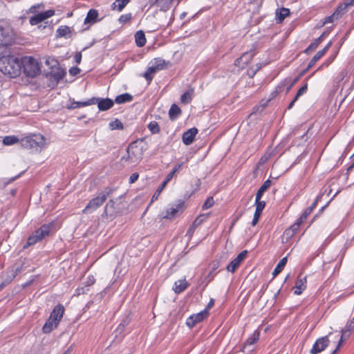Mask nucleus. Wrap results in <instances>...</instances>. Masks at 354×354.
Here are the masks:
<instances>
[{"label":"nucleus","instance_id":"nucleus-20","mask_svg":"<svg viewBox=\"0 0 354 354\" xmlns=\"http://www.w3.org/2000/svg\"><path fill=\"white\" fill-rule=\"evenodd\" d=\"M297 80L298 78H296L294 80H292L290 78L285 79L277 87V92L280 93L286 89V93H288Z\"/></svg>","mask_w":354,"mask_h":354},{"label":"nucleus","instance_id":"nucleus-12","mask_svg":"<svg viewBox=\"0 0 354 354\" xmlns=\"http://www.w3.org/2000/svg\"><path fill=\"white\" fill-rule=\"evenodd\" d=\"M329 342L328 335L317 339L310 351V354L321 353L328 346Z\"/></svg>","mask_w":354,"mask_h":354},{"label":"nucleus","instance_id":"nucleus-13","mask_svg":"<svg viewBox=\"0 0 354 354\" xmlns=\"http://www.w3.org/2000/svg\"><path fill=\"white\" fill-rule=\"evenodd\" d=\"M248 254L247 250H243L240 252L237 257L234 259L226 267L228 272L234 273L239 267L241 263L245 259Z\"/></svg>","mask_w":354,"mask_h":354},{"label":"nucleus","instance_id":"nucleus-58","mask_svg":"<svg viewBox=\"0 0 354 354\" xmlns=\"http://www.w3.org/2000/svg\"><path fill=\"white\" fill-rule=\"evenodd\" d=\"M175 175V173L172 171H171L166 176L165 179L162 183H164L165 185H167V183L172 179L174 176Z\"/></svg>","mask_w":354,"mask_h":354},{"label":"nucleus","instance_id":"nucleus-53","mask_svg":"<svg viewBox=\"0 0 354 354\" xmlns=\"http://www.w3.org/2000/svg\"><path fill=\"white\" fill-rule=\"evenodd\" d=\"M47 66H50L52 68L59 65V63L55 59L47 58L45 62Z\"/></svg>","mask_w":354,"mask_h":354},{"label":"nucleus","instance_id":"nucleus-21","mask_svg":"<svg viewBox=\"0 0 354 354\" xmlns=\"http://www.w3.org/2000/svg\"><path fill=\"white\" fill-rule=\"evenodd\" d=\"M354 5V0H344L343 3H340L335 10V15L337 17H341L344 13L347 12L348 8Z\"/></svg>","mask_w":354,"mask_h":354},{"label":"nucleus","instance_id":"nucleus-8","mask_svg":"<svg viewBox=\"0 0 354 354\" xmlns=\"http://www.w3.org/2000/svg\"><path fill=\"white\" fill-rule=\"evenodd\" d=\"M85 105L97 104L99 111H105L114 105V101L110 98H101V97H91L87 100V102L84 103Z\"/></svg>","mask_w":354,"mask_h":354},{"label":"nucleus","instance_id":"nucleus-54","mask_svg":"<svg viewBox=\"0 0 354 354\" xmlns=\"http://www.w3.org/2000/svg\"><path fill=\"white\" fill-rule=\"evenodd\" d=\"M87 102L86 101L84 102H74L71 104L70 109H77L82 106H86L87 105H85L84 103Z\"/></svg>","mask_w":354,"mask_h":354},{"label":"nucleus","instance_id":"nucleus-32","mask_svg":"<svg viewBox=\"0 0 354 354\" xmlns=\"http://www.w3.org/2000/svg\"><path fill=\"white\" fill-rule=\"evenodd\" d=\"M136 44L138 47H142L146 44V37L142 30L137 31L135 34Z\"/></svg>","mask_w":354,"mask_h":354},{"label":"nucleus","instance_id":"nucleus-48","mask_svg":"<svg viewBox=\"0 0 354 354\" xmlns=\"http://www.w3.org/2000/svg\"><path fill=\"white\" fill-rule=\"evenodd\" d=\"M132 19V14L131 13H127L122 15L119 19L118 21L120 24H124L129 21Z\"/></svg>","mask_w":354,"mask_h":354},{"label":"nucleus","instance_id":"nucleus-49","mask_svg":"<svg viewBox=\"0 0 354 354\" xmlns=\"http://www.w3.org/2000/svg\"><path fill=\"white\" fill-rule=\"evenodd\" d=\"M308 89V84L305 83L297 91L296 95L295 96V100H297L300 96L304 95Z\"/></svg>","mask_w":354,"mask_h":354},{"label":"nucleus","instance_id":"nucleus-51","mask_svg":"<svg viewBox=\"0 0 354 354\" xmlns=\"http://www.w3.org/2000/svg\"><path fill=\"white\" fill-rule=\"evenodd\" d=\"M214 203V201L213 197H208L205 203H203L202 207L203 209H207L213 206Z\"/></svg>","mask_w":354,"mask_h":354},{"label":"nucleus","instance_id":"nucleus-9","mask_svg":"<svg viewBox=\"0 0 354 354\" xmlns=\"http://www.w3.org/2000/svg\"><path fill=\"white\" fill-rule=\"evenodd\" d=\"M209 313L207 309L190 315L186 320V325L189 328H192L197 324L203 322L208 315Z\"/></svg>","mask_w":354,"mask_h":354},{"label":"nucleus","instance_id":"nucleus-57","mask_svg":"<svg viewBox=\"0 0 354 354\" xmlns=\"http://www.w3.org/2000/svg\"><path fill=\"white\" fill-rule=\"evenodd\" d=\"M8 35V30L0 25V36L3 37V39L6 38Z\"/></svg>","mask_w":354,"mask_h":354},{"label":"nucleus","instance_id":"nucleus-62","mask_svg":"<svg viewBox=\"0 0 354 354\" xmlns=\"http://www.w3.org/2000/svg\"><path fill=\"white\" fill-rule=\"evenodd\" d=\"M80 70L79 68L77 67H73V68H71L70 70H69V73L71 75H77L79 73H80Z\"/></svg>","mask_w":354,"mask_h":354},{"label":"nucleus","instance_id":"nucleus-19","mask_svg":"<svg viewBox=\"0 0 354 354\" xmlns=\"http://www.w3.org/2000/svg\"><path fill=\"white\" fill-rule=\"evenodd\" d=\"M64 313V306L62 304H57L53 309L50 315V318L59 324L63 317Z\"/></svg>","mask_w":354,"mask_h":354},{"label":"nucleus","instance_id":"nucleus-22","mask_svg":"<svg viewBox=\"0 0 354 354\" xmlns=\"http://www.w3.org/2000/svg\"><path fill=\"white\" fill-rule=\"evenodd\" d=\"M20 270H21V269L19 267L15 268L13 266V267H11L10 268H9L5 274H6L5 282L2 283L1 288H2L3 286H5L7 284H8L9 283H10L14 279V278L17 276V273L19 272H20Z\"/></svg>","mask_w":354,"mask_h":354},{"label":"nucleus","instance_id":"nucleus-15","mask_svg":"<svg viewBox=\"0 0 354 354\" xmlns=\"http://www.w3.org/2000/svg\"><path fill=\"white\" fill-rule=\"evenodd\" d=\"M354 329V317L349 319L344 328L341 330V337L339 340V342L343 344V342L346 340L351 335V331Z\"/></svg>","mask_w":354,"mask_h":354},{"label":"nucleus","instance_id":"nucleus-24","mask_svg":"<svg viewBox=\"0 0 354 354\" xmlns=\"http://www.w3.org/2000/svg\"><path fill=\"white\" fill-rule=\"evenodd\" d=\"M189 284L185 279H180L176 281L173 286V290L176 294H180L187 289Z\"/></svg>","mask_w":354,"mask_h":354},{"label":"nucleus","instance_id":"nucleus-2","mask_svg":"<svg viewBox=\"0 0 354 354\" xmlns=\"http://www.w3.org/2000/svg\"><path fill=\"white\" fill-rule=\"evenodd\" d=\"M20 145L25 149L38 152L44 147L46 138L40 133L29 134L20 139Z\"/></svg>","mask_w":354,"mask_h":354},{"label":"nucleus","instance_id":"nucleus-34","mask_svg":"<svg viewBox=\"0 0 354 354\" xmlns=\"http://www.w3.org/2000/svg\"><path fill=\"white\" fill-rule=\"evenodd\" d=\"M130 0H115L111 5L113 10H117L121 12L124 8L129 3Z\"/></svg>","mask_w":354,"mask_h":354},{"label":"nucleus","instance_id":"nucleus-4","mask_svg":"<svg viewBox=\"0 0 354 354\" xmlns=\"http://www.w3.org/2000/svg\"><path fill=\"white\" fill-rule=\"evenodd\" d=\"M21 69L27 77H34L40 73L39 62L31 56H24L19 60Z\"/></svg>","mask_w":354,"mask_h":354},{"label":"nucleus","instance_id":"nucleus-64","mask_svg":"<svg viewBox=\"0 0 354 354\" xmlns=\"http://www.w3.org/2000/svg\"><path fill=\"white\" fill-rule=\"evenodd\" d=\"M183 162H181V163H180V164H177V165H176L174 167V168L172 169V170H171V171H174V172L176 174L177 171H178L180 169V168H181V167H182V166H183Z\"/></svg>","mask_w":354,"mask_h":354},{"label":"nucleus","instance_id":"nucleus-52","mask_svg":"<svg viewBox=\"0 0 354 354\" xmlns=\"http://www.w3.org/2000/svg\"><path fill=\"white\" fill-rule=\"evenodd\" d=\"M339 17H337V16L335 15V12H334L333 13V15L328 16V17H326L325 19H324V21L323 22V24H328V23H332L334 21L335 19H338Z\"/></svg>","mask_w":354,"mask_h":354},{"label":"nucleus","instance_id":"nucleus-44","mask_svg":"<svg viewBox=\"0 0 354 354\" xmlns=\"http://www.w3.org/2000/svg\"><path fill=\"white\" fill-rule=\"evenodd\" d=\"M209 216V213L200 214L197 216L193 222L194 227H197L200 225H201Z\"/></svg>","mask_w":354,"mask_h":354},{"label":"nucleus","instance_id":"nucleus-46","mask_svg":"<svg viewBox=\"0 0 354 354\" xmlns=\"http://www.w3.org/2000/svg\"><path fill=\"white\" fill-rule=\"evenodd\" d=\"M148 129L151 133L156 134L160 132V127L157 122L151 121L148 124Z\"/></svg>","mask_w":354,"mask_h":354},{"label":"nucleus","instance_id":"nucleus-16","mask_svg":"<svg viewBox=\"0 0 354 354\" xmlns=\"http://www.w3.org/2000/svg\"><path fill=\"white\" fill-rule=\"evenodd\" d=\"M331 45L332 41H329L328 44L322 50H319L311 59V60L310 61L307 66V68L302 73H304L311 67H313L315 64V63L325 55V53L328 51V48L330 47Z\"/></svg>","mask_w":354,"mask_h":354},{"label":"nucleus","instance_id":"nucleus-60","mask_svg":"<svg viewBox=\"0 0 354 354\" xmlns=\"http://www.w3.org/2000/svg\"><path fill=\"white\" fill-rule=\"evenodd\" d=\"M219 266V262L218 261H214L210 264L211 273L215 271Z\"/></svg>","mask_w":354,"mask_h":354},{"label":"nucleus","instance_id":"nucleus-6","mask_svg":"<svg viewBox=\"0 0 354 354\" xmlns=\"http://www.w3.org/2000/svg\"><path fill=\"white\" fill-rule=\"evenodd\" d=\"M54 225V221L42 225L28 237L27 243L24 248H25L30 245H32L48 236L50 234V231L53 229Z\"/></svg>","mask_w":354,"mask_h":354},{"label":"nucleus","instance_id":"nucleus-28","mask_svg":"<svg viewBox=\"0 0 354 354\" xmlns=\"http://www.w3.org/2000/svg\"><path fill=\"white\" fill-rule=\"evenodd\" d=\"M272 182L270 180H266L263 185L260 187L259 190L257 192L255 199L259 201H261V198L263 194V193L271 186Z\"/></svg>","mask_w":354,"mask_h":354},{"label":"nucleus","instance_id":"nucleus-11","mask_svg":"<svg viewBox=\"0 0 354 354\" xmlns=\"http://www.w3.org/2000/svg\"><path fill=\"white\" fill-rule=\"evenodd\" d=\"M55 15V10L51 9L45 12H41L31 17L29 19V23L31 26H35L42 22L46 19H48Z\"/></svg>","mask_w":354,"mask_h":354},{"label":"nucleus","instance_id":"nucleus-33","mask_svg":"<svg viewBox=\"0 0 354 354\" xmlns=\"http://www.w3.org/2000/svg\"><path fill=\"white\" fill-rule=\"evenodd\" d=\"M115 202L113 200H109V201L106 204L104 209L103 214L106 216H113L115 214Z\"/></svg>","mask_w":354,"mask_h":354},{"label":"nucleus","instance_id":"nucleus-18","mask_svg":"<svg viewBox=\"0 0 354 354\" xmlns=\"http://www.w3.org/2000/svg\"><path fill=\"white\" fill-rule=\"evenodd\" d=\"M197 133L198 129L195 127L191 128L184 132L182 136L183 143L186 145H191L193 142Z\"/></svg>","mask_w":354,"mask_h":354},{"label":"nucleus","instance_id":"nucleus-40","mask_svg":"<svg viewBox=\"0 0 354 354\" xmlns=\"http://www.w3.org/2000/svg\"><path fill=\"white\" fill-rule=\"evenodd\" d=\"M56 33H57V37H66L67 35L71 33V30L68 26H61L57 28Z\"/></svg>","mask_w":354,"mask_h":354},{"label":"nucleus","instance_id":"nucleus-10","mask_svg":"<svg viewBox=\"0 0 354 354\" xmlns=\"http://www.w3.org/2000/svg\"><path fill=\"white\" fill-rule=\"evenodd\" d=\"M255 54L256 53L254 50H250L244 53L240 57L235 60L234 65L241 69L244 68L249 63L251 62Z\"/></svg>","mask_w":354,"mask_h":354},{"label":"nucleus","instance_id":"nucleus-14","mask_svg":"<svg viewBox=\"0 0 354 354\" xmlns=\"http://www.w3.org/2000/svg\"><path fill=\"white\" fill-rule=\"evenodd\" d=\"M260 332L258 330H255L254 333L249 336V337L244 342L242 351L243 352H251L253 348L250 349L249 348L254 345L259 339Z\"/></svg>","mask_w":354,"mask_h":354},{"label":"nucleus","instance_id":"nucleus-36","mask_svg":"<svg viewBox=\"0 0 354 354\" xmlns=\"http://www.w3.org/2000/svg\"><path fill=\"white\" fill-rule=\"evenodd\" d=\"M287 261H288V259H287L286 257L282 258L279 261V262L278 263V264L275 267L274 271L272 272V275L274 277H276L277 275H278L282 271V270L283 269V268L285 267V266H286V264L287 263Z\"/></svg>","mask_w":354,"mask_h":354},{"label":"nucleus","instance_id":"nucleus-1","mask_svg":"<svg viewBox=\"0 0 354 354\" xmlns=\"http://www.w3.org/2000/svg\"><path fill=\"white\" fill-rule=\"evenodd\" d=\"M0 71L10 77L20 74L21 65L18 58L14 56H3L0 58Z\"/></svg>","mask_w":354,"mask_h":354},{"label":"nucleus","instance_id":"nucleus-29","mask_svg":"<svg viewBox=\"0 0 354 354\" xmlns=\"http://www.w3.org/2000/svg\"><path fill=\"white\" fill-rule=\"evenodd\" d=\"M58 324V323H57L55 321L53 320L49 317L48 319L45 323V324L44 325L42 330L44 333H49L53 330L56 328Z\"/></svg>","mask_w":354,"mask_h":354},{"label":"nucleus","instance_id":"nucleus-31","mask_svg":"<svg viewBox=\"0 0 354 354\" xmlns=\"http://www.w3.org/2000/svg\"><path fill=\"white\" fill-rule=\"evenodd\" d=\"M98 12L96 10L91 9L84 19V24H93L97 21Z\"/></svg>","mask_w":354,"mask_h":354},{"label":"nucleus","instance_id":"nucleus-59","mask_svg":"<svg viewBox=\"0 0 354 354\" xmlns=\"http://www.w3.org/2000/svg\"><path fill=\"white\" fill-rule=\"evenodd\" d=\"M323 35H321L319 38H317L313 43H312L308 48H315L317 47V46L319 45V44L320 43V41L322 39V37Z\"/></svg>","mask_w":354,"mask_h":354},{"label":"nucleus","instance_id":"nucleus-5","mask_svg":"<svg viewBox=\"0 0 354 354\" xmlns=\"http://www.w3.org/2000/svg\"><path fill=\"white\" fill-rule=\"evenodd\" d=\"M113 189L106 187L102 191L98 192L97 195L89 201L86 206L82 210L84 214H91L99 208L112 194Z\"/></svg>","mask_w":354,"mask_h":354},{"label":"nucleus","instance_id":"nucleus-56","mask_svg":"<svg viewBox=\"0 0 354 354\" xmlns=\"http://www.w3.org/2000/svg\"><path fill=\"white\" fill-rule=\"evenodd\" d=\"M138 178H139L138 173H133L130 176L129 179V183L131 184L134 183L138 179Z\"/></svg>","mask_w":354,"mask_h":354},{"label":"nucleus","instance_id":"nucleus-45","mask_svg":"<svg viewBox=\"0 0 354 354\" xmlns=\"http://www.w3.org/2000/svg\"><path fill=\"white\" fill-rule=\"evenodd\" d=\"M44 8V5L43 3H37V4L32 6L27 11V13H31L35 15L37 13H39L40 12H39V10H41Z\"/></svg>","mask_w":354,"mask_h":354},{"label":"nucleus","instance_id":"nucleus-38","mask_svg":"<svg viewBox=\"0 0 354 354\" xmlns=\"http://www.w3.org/2000/svg\"><path fill=\"white\" fill-rule=\"evenodd\" d=\"M2 142L4 145L9 146L12 145L17 142L20 143V139H19L17 137L15 136H7L3 138Z\"/></svg>","mask_w":354,"mask_h":354},{"label":"nucleus","instance_id":"nucleus-25","mask_svg":"<svg viewBox=\"0 0 354 354\" xmlns=\"http://www.w3.org/2000/svg\"><path fill=\"white\" fill-rule=\"evenodd\" d=\"M306 277L298 279L296 281L294 293L297 295H301L306 288Z\"/></svg>","mask_w":354,"mask_h":354},{"label":"nucleus","instance_id":"nucleus-26","mask_svg":"<svg viewBox=\"0 0 354 354\" xmlns=\"http://www.w3.org/2000/svg\"><path fill=\"white\" fill-rule=\"evenodd\" d=\"M158 71H159V70L156 69V67L153 64L149 63V66L145 72L143 76L148 82V83H150L153 78L154 74H156Z\"/></svg>","mask_w":354,"mask_h":354},{"label":"nucleus","instance_id":"nucleus-42","mask_svg":"<svg viewBox=\"0 0 354 354\" xmlns=\"http://www.w3.org/2000/svg\"><path fill=\"white\" fill-rule=\"evenodd\" d=\"M151 1H153L162 10L168 9L171 3L174 0H150Z\"/></svg>","mask_w":354,"mask_h":354},{"label":"nucleus","instance_id":"nucleus-63","mask_svg":"<svg viewBox=\"0 0 354 354\" xmlns=\"http://www.w3.org/2000/svg\"><path fill=\"white\" fill-rule=\"evenodd\" d=\"M196 228V227H194V225L192 224V226L187 230L186 235L191 237L193 235Z\"/></svg>","mask_w":354,"mask_h":354},{"label":"nucleus","instance_id":"nucleus-23","mask_svg":"<svg viewBox=\"0 0 354 354\" xmlns=\"http://www.w3.org/2000/svg\"><path fill=\"white\" fill-rule=\"evenodd\" d=\"M50 75L56 80L57 82H59L66 75V71L61 68L59 65L52 68V71L50 72Z\"/></svg>","mask_w":354,"mask_h":354},{"label":"nucleus","instance_id":"nucleus-3","mask_svg":"<svg viewBox=\"0 0 354 354\" xmlns=\"http://www.w3.org/2000/svg\"><path fill=\"white\" fill-rule=\"evenodd\" d=\"M142 148L137 142H134L129 145L127 149V156H124L121 158V162L123 164H136L142 160Z\"/></svg>","mask_w":354,"mask_h":354},{"label":"nucleus","instance_id":"nucleus-35","mask_svg":"<svg viewBox=\"0 0 354 354\" xmlns=\"http://www.w3.org/2000/svg\"><path fill=\"white\" fill-rule=\"evenodd\" d=\"M290 14V10L286 8H281L276 10V17L279 22H281Z\"/></svg>","mask_w":354,"mask_h":354},{"label":"nucleus","instance_id":"nucleus-50","mask_svg":"<svg viewBox=\"0 0 354 354\" xmlns=\"http://www.w3.org/2000/svg\"><path fill=\"white\" fill-rule=\"evenodd\" d=\"M166 185H165L164 183H162L159 188L156 191V192L152 196L151 203L158 199L160 194L162 192V191L164 189Z\"/></svg>","mask_w":354,"mask_h":354},{"label":"nucleus","instance_id":"nucleus-39","mask_svg":"<svg viewBox=\"0 0 354 354\" xmlns=\"http://www.w3.org/2000/svg\"><path fill=\"white\" fill-rule=\"evenodd\" d=\"M193 93L194 90L192 88L184 93L180 97L181 102L185 104L189 103L192 100Z\"/></svg>","mask_w":354,"mask_h":354},{"label":"nucleus","instance_id":"nucleus-17","mask_svg":"<svg viewBox=\"0 0 354 354\" xmlns=\"http://www.w3.org/2000/svg\"><path fill=\"white\" fill-rule=\"evenodd\" d=\"M255 205H256V209H255V212L254 214L253 219L252 221V226H255L257 225V223H258L260 216L262 213V211L266 206V203L263 201H257L255 199Z\"/></svg>","mask_w":354,"mask_h":354},{"label":"nucleus","instance_id":"nucleus-55","mask_svg":"<svg viewBox=\"0 0 354 354\" xmlns=\"http://www.w3.org/2000/svg\"><path fill=\"white\" fill-rule=\"evenodd\" d=\"M348 72L346 70H342L337 76V82H342L344 80V77L347 75Z\"/></svg>","mask_w":354,"mask_h":354},{"label":"nucleus","instance_id":"nucleus-41","mask_svg":"<svg viewBox=\"0 0 354 354\" xmlns=\"http://www.w3.org/2000/svg\"><path fill=\"white\" fill-rule=\"evenodd\" d=\"M299 228V227L297 223H293L288 229L286 230L284 234L286 235L288 238H290L296 234Z\"/></svg>","mask_w":354,"mask_h":354},{"label":"nucleus","instance_id":"nucleus-61","mask_svg":"<svg viewBox=\"0 0 354 354\" xmlns=\"http://www.w3.org/2000/svg\"><path fill=\"white\" fill-rule=\"evenodd\" d=\"M257 72L256 71V70L254 69V67H251L250 68L248 71H247V73H248V75L250 77H253L255 74L257 73Z\"/></svg>","mask_w":354,"mask_h":354},{"label":"nucleus","instance_id":"nucleus-27","mask_svg":"<svg viewBox=\"0 0 354 354\" xmlns=\"http://www.w3.org/2000/svg\"><path fill=\"white\" fill-rule=\"evenodd\" d=\"M150 64H153L156 69L159 71L163 70L167 68V65H169V62H166L161 57H156L150 62Z\"/></svg>","mask_w":354,"mask_h":354},{"label":"nucleus","instance_id":"nucleus-30","mask_svg":"<svg viewBox=\"0 0 354 354\" xmlns=\"http://www.w3.org/2000/svg\"><path fill=\"white\" fill-rule=\"evenodd\" d=\"M132 100H133V96L128 93H123V94L116 96L114 102L116 104H120L129 102L132 101Z\"/></svg>","mask_w":354,"mask_h":354},{"label":"nucleus","instance_id":"nucleus-43","mask_svg":"<svg viewBox=\"0 0 354 354\" xmlns=\"http://www.w3.org/2000/svg\"><path fill=\"white\" fill-rule=\"evenodd\" d=\"M321 197L322 196H318L316 200L313 203V204L304 211V212L302 213L303 218H307L311 214L313 210L316 207L317 203Z\"/></svg>","mask_w":354,"mask_h":354},{"label":"nucleus","instance_id":"nucleus-37","mask_svg":"<svg viewBox=\"0 0 354 354\" xmlns=\"http://www.w3.org/2000/svg\"><path fill=\"white\" fill-rule=\"evenodd\" d=\"M181 113L180 109L176 104H173L169 111L170 119H176Z\"/></svg>","mask_w":354,"mask_h":354},{"label":"nucleus","instance_id":"nucleus-47","mask_svg":"<svg viewBox=\"0 0 354 354\" xmlns=\"http://www.w3.org/2000/svg\"><path fill=\"white\" fill-rule=\"evenodd\" d=\"M109 125L112 130L122 129L124 127L123 124L118 119H115L113 121H111L109 122Z\"/></svg>","mask_w":354,"mask_h":354},{"label":"nucleus","instance_id":"nucleus-7","mask_svg":"<svg viewBox=\"0 0 354 354\" xmlns=\"http://www.w3.org/2000/svg\"><path fill=\"white\" fill-rule=\"evenodd\" d=\"M185 209V202L182 200L178 201L176 203L170 205L166 209L165 214L163 215L164 218L172 219L180 215Z\"/></svg>","mask_w":354,"mask_h":354}]
</instances>
